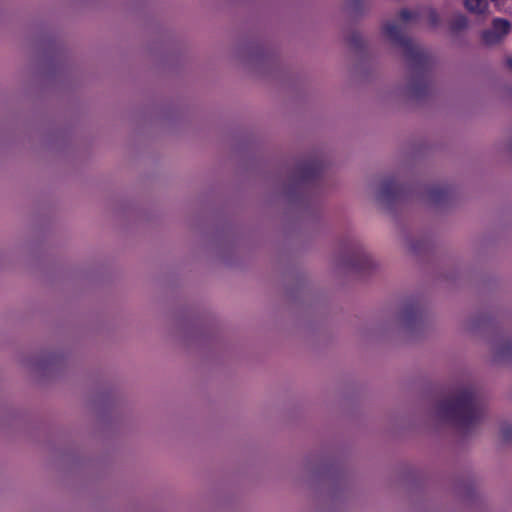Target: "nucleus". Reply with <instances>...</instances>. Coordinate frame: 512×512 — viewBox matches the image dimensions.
I'll use <instances>...</instances> for the list:
<instances>
[{
    "label": "nucleus",
    "mask_w": 512,
    "mask_h": 512,
    "mask_svg": "<svg viewBox=\"0 0 512 512\" xmlns=\"http://www.w3.org/2000/svg\"><path fill=\"white\" fill-rule=\"evenodd\" d=\"M384 35L394 44L403 49L404 56L415 69L426 70L430 66L428 53L414 44L412 39L405 36L401 27L394 22H387L383 26Z\"/></svg>",
    "instance_id": "2"
},
{
    "label": "nucleus",
    "mask_w": 512,
    "mask_h": 512,
    "mask_svg": "<svg viewBox=\"0 0 512 512\" xmlns=\"http://www.w3.org/2000/svg\"><path fill=\"white\" fill-rule=\"evenodd\" d=\"M321 172L322 164L315 159L304 161L297 167V174L300 182L315 180L320 176Z\"/></svg>",
    "instance_id": "3"
},
{
    "label": "nucleus",
    "mask_w": 512,
    "mask_h": 512,
    "mask_svg": "<svg viewBox=\"0 0 512 512\" xmlns=\"http://www.w3.org/2000/svg\"><path fill=\"white\" fill-rule=\"evenodd\" d=\"M482 40L487 45L496 44L501 41L499 34H497L493 29L485 30L482 33Z\"/></svg>",
    "instance_id": "9"
},
{
    "label": "nucleus",
    "mask_w": 512,
    "mask_h": 512,
    "mask_svg": "<svg viewBox=\"0 0 512 512\" xmlns=\"http://www.w3.org/2000/svg\"><path fill=\"white\" fill-rule=\"evenodd\" d=\"M355 253L361 259V262H359V263L352 262L351 265L356 267V268H359V269H363V268L367 267L369 265V258H368V256L365 253H363L362 251H360L359 249H357L355 251Z\"/></svg>",
    "instance_id": "10"
},
{
    "label": "nucleus",
    "mask_w": 512,
    "mask_h": 512,
    "mask_svg": "<svg viewBox=\"0 0 512 512\" xmlns=\"http://www.w3.org/2000/svg\"><path fill=\"white\" fill-rule=\"evenodd\" d=\"M427 17L431 26L438 25L439 15L435 9H429Z\"/></svg>",
    "instance_id": "12"
},
{
    "label": "nucleus",
    "mask_w": 512,
    "mask_h": 512,
    "mask_svg": "<svg viewBox=\"0 0 512 512\" xmlns=\"http://www.w3.org/2000/svg\"><path fill=\"white\" fill-rule=\"evenodd\" d=\"M468 25V19L463 14L455 15L450 21V29L454 32L465 29Z\"/></svg>",
    "instance_id": "7"
},
{
    "label": "nucleus",
    "mask_w": 512,
    "mask_h": 512,
    "mask_svg": "<svg viewBox=\"0 0 512 512\" xmlns=\"http://www.w3.org/2000/svg\"><path fill=\"white\" fill-rule=\"evenodd\" d=\"M399 18L403 21H409L414 19V13L408 9H402L399 12Z\"/></svg>",
    "instance_id": "13"
},
{
    "label": "nucleus",
    "mask_w": 512,
    "mask_h": 512,
    "mask_svg": "<svg viewBox=\"0 0 512 512\" xmlns=\"http://www.w3.org/2000/svg\"><path fill=\"white\" fill-rule=\"evenodd\" d=\"M438 412L441 418L468 432L481 422L485 407L476 391L466 387L460 389L454 397L440 401Z\"/></svg>",
    "instance_id": "1"
},
{
    "label": "nucleus",
    "mask_w": 512,
    "mask_h": 512,
    "mask_svg": "<svg viewBox=\"0 0 512 512\" xmlns=\"http://www.w3.org/2000/svg\"><path fill=\"white\" fill-rule=\"evenodd\" d=\"M506 65L509 69L512 70V57L506 59Z\"/></svg>",
    "instance_id": "15"
},
{
    "label": "nucleus",
    "mask_w": 512,
    "mask_h": 512,
    "mask_svg": "<svg viewBox=\"0 0 512 512\" xmlns=\"http://www.w3.org/2000/svg\"><path fill=\"white\" fill-rule=\"evenodd\" d=\"M511 25L510 22L506 19L495 18L492 23V29L499 34V37L502 39L505 35H507L510 31Z\"/></svg>",
    "instance_id": "5"
},
{
    "label": "nucleus",
    "mask_w": 512,
    "mask_h": 512,
    "mask_svg": "<svg viewBox=\"0 0 512 512\" xmlns=\"http://www.w3.org/2000/svg\"><path fill=\"white\" fill-rule=\"evenodd\" d=\"M404 192V186L399 184L394 177L383 181L379 198L383 201L392 202L401 197Z\"/></svg>",
    "instance_id": "4"
},
{
    "label": "nucleus",
    "mask_w": 512,
    "mask_h": 512,
    "mask_svg": "<svg viewBox=\"0 0 512 512\" xmlns=\"http://www.w3.org/2000/svg\"><path fill=\"white\" fill-rule=\"evenodd\" d=\"M466 9L472 13L483 14L487 8L486 0H464Z\"/></svg>",
    "instance_id": "6"
},
{
    "label": "nucleus",
    "mask_w": 512,
    "mask_h": 512,
    "mask_svg": "<svg viewBox=\"0 0 512 512\" xmlns=\"http://www.w3.org/2000/svg\"><path fill=\"white\" fill-rule=\"evenodd\" d=\"M448 194V189L446 187H432L429 190V197L434 202H440L445 199L446 195Z\"/></svg>",
    "instance_id": "8"
},
{
    "label": "nucleus",
    "mask_w": 512,
    "mask_h": 512,
    "mask_svg": "<svg viewBox=\"0 0 512 512\" xmlns=\"http://www.w3.org/2000/svg\"><path fill=\"white\" fill-rule=\"evenodd\" d=\"M501 437L503 441L510 442L512 441V425L511 424H504L501 427Z\"/></svg>",
    "instance_id": "11"
},
{
    "label": "nucleus",
    "mask_w": 512,
    "mask_h": 512,
    "mask_svg": "<svg viewBox=\"0 0 512 512\" xmlns=\"http://www.w3.org/2000/svg\"><path fill=\"white\" fill-rule=\"evenodd\" d=\"M361 37L358 34H353L350 38V42L354 44L355 46H358V43L360 42Z\"/></svg>",
    "instance_id": "14"
}]
</instances>
